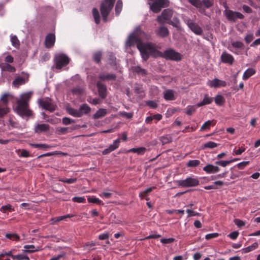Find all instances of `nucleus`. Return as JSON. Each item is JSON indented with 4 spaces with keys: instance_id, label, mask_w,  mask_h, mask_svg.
Returning a JSON list of instances; mask_svg holds the SVG:
<instances>
[{
    "instance_id": "423d86ee",
    "label": "nucleus",
    "mask_w": 260,
    "mask_h": 260,
    "mask_svg": "<svg viewBox=\"0 0 260 260\" xmlns=\"http://www.w3.org/2000/svg\"><path fill=\"white\" fill-rule=\"evenodd\" d=\"M54 64L51 67L53 72H59L65 66V54L59 53L55 54L53 59Z\"/></svg>"
},
{
    "instance_id": "0eeeda50",
    "label": "nucleus",
    "mask_w": 260,
    "mask_h": 260,
    "mask_svg": "<svg viewBox=\"0 0 260 260\" xmlns=\"http://www.w3.org/2000/svg\"><path fill=\"white\" fill-rule=\"evenodd\" d=\"M160 54L159 57L167 60L178 61L182 59V55L172 48L167 49L164 52H160Z\"/></svg>"
},
{
    "instance_id": "c03bdc74",
    "label": "nucleus",
    "mask_w": 260,
    "mask_h": 260,
    "mask_svg": "<svg viewBox=\"0 0 260 260\" xmlns=\"http://www.w3.org/2000/svg\"><path fill=\"white\" fill-rule=\"evenodd\" d=\"M5 236L7 238L14 241H18L20 239V237L15 233H7Z\"/></svg>"
},
{
    "instance_id": "9d476101",
    "label": "nucleus",
    "mask_w": 260,
    "mask_h": 260,
    "mask_svg": "<svg viewBox=\"0 0 260 260\" xmlns=\"http://www.w3.org/2000/svg\"><path fill=\"white\" fill-rule=\"evenodd\" d=\"M177 182L178 185L182 187H195L200 183L198 178L193 177H189L185 179L179 180Z\"/></svg>"
},
{
    "instance_id": "f03ea898",
    "label": "nucleus",
    "mask_w": 260,
    "mask_h": 260,
    "mask_svg": "<svg viewBox=\"0 0 260 260\" xmlns=\"http://www.w3.org/2000/svg\"><path fill=\"white\" fill-rule=\"evenodd\" d=\"M138 49L143 61H147L150 56L156 58L161 54L160 51L157 49L156 44L152 42L139 43Z\"/></svg>"
},
{
    "instance_id": "7c9ffc66",
    "label": "nucleus",
    "mask_w": 260,
    "mask_h": 260,
    "mask_svg": "<svg viewBox=\"0 0 260 260\" xmlns=\"http://www.w3.org/2000/svg\"><path fill=\"white\" fill-rule=\"evenodd\" d=\"M223 185V181L218 180V181H216L214 182L212 185L205 186L204 187V189H207V190L216 189H217L216 185L222 186Z\"/></svg>"
},
{
    "instance_id": "5701e85b",
    "label": "nucleus",
    "mask_w": 260,
    "mask_h": 260,
    "mask_svg": "<svg viewBox=\"0 0 260 260\" xmlns=\"http://www.w3.org/2000/svg\"><path fill=\"white\" fill-rule=\"evenodd\" d=\"M213 101V98L210 97L208 94H204L203 100L197 104L198 107L210 104Z\"/></svg>"
},
{
    "instance_id": "e433bc0d",
    "label": "nucleus",
    "mask_w": 260,
    "mask_h": 260,
    "mask_svg": "<svg viewBox=\"0 0 260 260\" xmlns=\"http://www.w3.org/2000/svg\"><path fill=\"white\" fill-rule=\"evenodd\" d=\"M258 243L256 242L253 243L252 245L247 246L246 248H243L242 249L243 253H248L250 252L252 250H253L257 248Z\"/></svg>"
},
{
    "instance_id": "b1692460",
    "label": "nucleus",
    "mask_w": 260,
    "mask_h": 260,
    "mask_svg": "<svg viewBox=\"0 0 260 260\" xmlns=\"http://www.w3.org/2000/svg\"><path fill=\"white\" fill-rule=\"evenodd\" d=\"M164 98L166 101H172L175 99L174 91L172 89H167L163 92Z\"/></svg>"
},
{
    "instance_id": "4d7b16f0",
    "label": "nucleus",
    "mask_w": 260,
    "mask_h": 260,
    "mask_svg": "<svg viewBox=\"0 0 260 260\" xmlns=\"http://www.w3.org/2000/svg\"><path fill=\"white\" fill-rule=\"evenodd\" d=\"M31 145L35 148L40 149H47L50 148V146L46 144H32Z\"/></svg>"
},
{
    "instance_id": "4be33fe9",
    "label": "nucleus",
    "mask_w": 260,
    "mask_h": 260,
    "mask_svg": "<svg viewBox=\"0 0 260 260\" xmlns=\"http://www.w3.org/2000/svg\"><path fill=\"white\" fill-rule=\"evenodd\" d=\"M203 171L208 174H214L219 172L220 168L217 166L208 164L203 168Z\"/></svg>"
},
{
    "instance_id": "393cba45",
    "label": "nucleus",
    "mask_w": 260,
    "mask_h": 260,
    "mask_svg": "<svg viewBox=\"0 0 260 260\" xmlns=\"http://www.w3.org/2000/svg\"><path fill=\"white\" fill-rule=\"evenodd\" d=\"M0 68L2 71H6L11 73H14L15 72V68L9 63H2L0 64Z\"/></svg>"
},
{
    "instance_id": "2eb2a0df",
    "label": "nucleus",
    "mask_w": 260,
    "mask_h": 260,
    "mask_svg": "<svg viewBox=\"0 0 260 260\" xmlns=\"http://www.w3.org/2000/svg\"><path fill=\"white\" fill-rule=\"evenodd\" d=\"M220 59L222 62L229 65H232L235 61L234 57L225 51L222 53Z\"/></svg>"
},
{
    "instance_id": "ea45409f",
    "label": "nucleus",
    "mask_w": 260,
    "mask_h": 260,
    "mask_svg": "<svg viewBox=\"0 0 260 260\" xmlns=\"http://www.w3.org/2000/svg\"><path fill=\"white\" fill-rule=\"evenodd\" d=\"M122 2L121 0H118L115 6V11L116 15H119L122 9Z\"/></svg>"
},
{
    "instance_id": "680f3d73",
    "label": "nucleus",
    "mask_w": 260,
    "mask_h": 260,
    "mask_svg": "<svg viewBox=\"0 0 260 260\" xmlns=\"http://www.w3.org/2000/svg\"><path fill=\"white\" fill-rule=\"evenodd\" d=\"M202 3L206 8H210L213 4V0H203Z\"/></svg>"
},
{
    "instance_id": "09e8293b",
    "label": "nucleus",
    "mask_w": 260,
    "mask_h": 260,
    "mask_svg": "<svg viewBox=\"0 0 260 260\" xmlns=\"http://www.w3.org/2000/svg\"><path fill=\"white\" fill-rule=\"evenodd\" d=\"M200 164V161L197 159L189 160L186 166L187 167H196L199 166Z\"/></svg>"
},
{
    "instance_id": "a878e982",
    "label": "nucleus",
    "mask_w": 260,
    "mask_h": 260,
    "mask_svg": "<svg viewBox=\"0 0 260 260\" xmlns=\"http://www.w3.org/2000/svg\"><path fill=\"white\" fill-rule=\"evenodd\" d=\"M39 250L40 248L39 247L36 248L34 245H25L24 246V249L22 251L23 253H32Z\"/></svg>"
},
{
    "instance_id": "052dcab7",
    "label": "nucleus",
    "mask_w": 260,
    "mask_h": 260,
    "mask_svg": "<svg viewBox=\"0 0 260 260\" xmlns=\"http://www.w3.org/2000/svg\"><path fill=\"white\" fill-rule=\"evenodd\" d=\"M119 115L120 116H121L122 117H125V118H126L127 119H131L133 116V113H131V112L128 113V112H125V111L120 112Z\"/></svg>"
},
{
    "instance_id": "a211bd4d",
    "label": "nucleus",
    "mask_w": 260,
    "mask_h": 260,
    "mask_svg": "<svg viewBox=\"0 0 260 260\" xmlns=\"http://www.w3.org/2000/svg\"><path fill=\"white\" fill-rule=\"evenodd\" d=\"M96 86L98 90L99 96L102 99H105L107 96V87L101 81H98Z\"/></svg>"
},
{
    "instance_id": "412c9836",
    "label": "nucleus",
    "mask_w": 260,
    "mask_h": 260,
    "mask_svg": "<svg viewBox=\"0 0 260 260\" xmlns=\"http://www.w3.org/2000/svg\"><path fill=\"white\" fill-rule=\"evenodd\" d=\"M49 125L47 124H37L34 127V131L35 133L40 134L47 132L49 129Z\"/></svg>"
},
{
    "instance_id": "bb28decb",
    "label": "nucleus",
    "mask_w": 260,
    "mask_h": 260,
    "mask_svg": "<svg viewBox=\"0 0 260 260\" xmlns=\"http://www.w3.org/2000/svg\"><path fill=\"white\" fill-rule=\"evenodd\" d=\"M79 110L82 116L84 114L89 113L91 111V108L87 104H83L80 105Z\"/></svg>"
},
{
    "instance_id": "864d4df0",
    "label": "nucleus",
    "mask_w": 260,
    "mask_h": 260,
    "mask_svg": "<svg viewBox=\"0 0 260 260\" xmlns=\"http://www.w3.org/2000/svg\"><path fill=\"white\" fill-rule=\"evenodd\" d=\"M87 201L89 203H92L96 204H100L101 203V201L99 198L94 197H89L87 198Z\"/></svg>"
},
{
    "instance_id": "4468645a",
    "label": "nucleus",
    "mask_w": 260,
    "mask_h": 260,
    "mask_svg": "<svg viewBox=\"0 0 260 260\" xmlns=\"http://www.w3.org/2000/svg\"><path fill=\"white\" fill-rule=\"evenodd\" d=\"M99 78L101 81L109 82L115 81L116 79V75L115 74H110L102 72L100 73Z\"/></svg>"
},
{
    "instance_id": "774afa93",
    "label": "nucleus",
    "mask_w": 260,
    "mask_h": 260,
    "mask_svg": "<svg viewBox=\"0 0 260 260\" xmlns=\"http://www.w3.org/2000/svg\"><path fill=\"white\" fill-rule=\"evenodd\" d=\"M239 232L237 231H234L230 233L228 236L232 240H235L237 238Z\"/></svg>"
},
{
    "instance_id": "37998d69",
    "label": "nucleus",
    "mask_w": 260,
    "mask_h": 260,
    "mask_svg": "<svg viewBox=\"0 0 260 260\" xmlns=\"http://www.w3.org/2000/svg\"><path fill=\"white\" fill-rule=\"evenodd\" d=\"M66 110H67V107H66ZM68 111L71 115H72L75 117H81V115L80 114L79 109L77 110V109H74L73 108H69L68 109Z\"/></svg>"
},
{
    "instance_id": "8fccbe9b",
    "label": "nucleus",
    "mask_w": 260,
    "mask_h": 260,
    "mask_svg": "<svg viewBox=\"0 0 260 260\" xmlns=\"http://www.w3.org/2000/svg\"><path fill=\"white\" fill-rule=\"evenodd\" d=\"M72 92L75 94L81 95L83 93L84 89L81 87H76L72 89Z\"/></svg>"
},
{
    "instance_id": "39448f33",
    "label": "nucleus",
    "mask_w": 260,
    "mask_h": 260,
    "mask_svg": "<svg viewBox=\"0 0 260 260\" xmlns=\"http://www.w3.org/2000/svg\"><path fill=\"white\" fill-rule=\"evenodd\" d=\"M12 95L9 93H4L2 94L0 98V117H3L8 113L10 109L8 107V104Z\"/></svg>"
},
{
    "instance_id": "a19ab883",
    "label": "nucleus",
    "mask_w": 260,
    "mask_h": 260,
    "mask_svg": "<svg viewBox=\"0 0 260 260\" xmlns=\"http://www.w3.org/2000/svg\"><path fill=\"white\" fill-rule=\"evenodd\" d=\"M11 42L13 46L18 48L20 45V42L15 35H11Z\"/></svg>"
},
{
    "instance_id": "c756f323",
    "label": "nucleus",
    "mask_w": 260,
    "mask_h": 260,
    "mask_svg": "<svg viewBox=\"0 0 260 260\" xmlns=\"http://www.w3.org/2000/svg\"><path fill=\"white\" fill-rule=\"evenodd\" d=\"M147 149L145 147H140L138 148H133L128 150V152H133L138 154V155H143Z\"/></svg>"
},
{
    "instance_id": "58836bf2",
    "label": "nucleus",
    "mask_w": 260,
    "mask_h": 260,
    "mask_svg": "<svg viewBox=\"0 0 260 260\" xmlns=\"http://www.w3.org/2000/svg\"><path fill=\"white\" fill-rule=\"evenodd\" d=\"M238 159H234L233 160H218V161H216L215 162V164L216 165L220 166L222 167H225L226 166L229 165L230 164H231L233 161H234L236 160H238Z\"/></svg>"
},
{
    "instance_id": "69168bd1",
    "label": "nucleus",
    "mask_w": 260,
    "mask_h": 260,
    "mask_svg": "<svg viewBox=\"0 0 260 260\" xmlns=\"http://www.w3.org/2000/svg\"><path fill=\"white\" fill-rule=\"evenodd\" d=\"M26 253L18 254V260H29V257L25 254Z\"/></svg>"
},
{
    "instance_id": "cd10ccee",
    "label": "nucleus",
    "mask_w": 260,
    "mask_h": 260,
    "mask_svg": "<svg viewBox=\"0 0 260 260\" xmlns=\"http://www.w3.org/2000/svg\"><path fill=\"white\" fill-rule=\"evenodd\" d=\"M107 62L112 67L116 66V58L114 54L111 52H109L107 55Z\"/></svg>"
},
{
    "instance_id": "72a5a7b5",
    "label": "nucleus",
    "mask_w": 260,
    "mask_h": 260,
    "mask_svg": "<svg viewBox=\"0 0 260 260\" xmlns=\"http://www.w3.org/2000/svg\"><path fill=\"white\" fill-rule=\"evenodd\" d=\"M92 13L94 18V22L96 24H98L100 22V15L98 10L96 8H93Z\"/></svg>"
},
{
    "instance_id": "dca6fc26",
    "label": "nucleus",
    "mask_w": 260,
    "mask_h": 260,
    "mask_svg": "<svg viewBox=\"0 0 260 260\" xmlns=\"http://www.w3.org/2000/svg\"><path fill=\"white\" fill-rule=\"evenodd\" d=\"M156 35L159 38H166L169 35L168 28L165 26L161 25L155 30Z\"/></svg>"
},
{
    "instance_id": "0e129e2a",
    "label": "nucleus",
    "mask_w": 260,
    "mask_h": 260,
    "mask_svg": "<svg viewBox=\"0 0 260 260\" xmlns=\"http://www.w3.org/2000/svg\"><path fill=\"white\" fill-rule=\"evenodd\" d=\"M234 221L235 224L239 228L243 226L245 224V222L244 221L239 219H235Z\"/></svg>"
},
{
    "instance_id": "1a4fd4ad",
    "label": "nucleus",
    "mask_w": 260,
    "mask_h": 260,
    "mask_svg": "<svg viewBox=\"0 0 260 260\" xmlns=\"http://www.w3.org/2000/svg\"><path fill=\"white\" fill-rule=\"evenodd\" d=\"M183 20L189 28L196 35L199 36L202 35L203 29L197 23L187 16H184Z\"/></svg>"
},
{
    "instance_id": "e2e57ef3",
    "label": "nucleus",
    "mask_w": 260,
    "mask_h": 260,
    "mask_svg": "<svg viewBox=\"0 0 260 260\" xmlns=\"http://www.w3.org/2000/svg\"><path fill=\"white\" fill-rule=\"evenodd\" d=\"M213 121L208 120L206 121L201 126V131H204L207 128H209L210 126L212 123Z\"/></svg>"
},
{
    "instance_id": "603ef678",
    "label": "nucleus",
    "mask_w": 260,
    "mask_h": 260,
    "mask_svg": "<svg viewBox=\"0 0 260 260\" xmlns=\"http://www.w3.org/2000/svg\"><path fill=\"white\" fill-rule=\"evenodd\" d=\"M72 200L78 203H85L86 202V199L84 197H75L72 199Z\"/></svg>"
},
{
    "instance_id": "338daca9",
    "label": "nucleus",
    "mask_w": 260,
    "mask_h": 260,
    "mask_svg": "<svg viewBox=\"0 0 260 260\" xmlns=\"http://www.w3.org/2000/svg\"><path fill=\"white\" fill-rule=\"evenodd\" d=\"M233 47L236 48H242L243 47V44L240 41H236L232 43Z\"/></svg>"
},
{
    "instance_id": "5fc2aeb1",
    "label": "nucleus",
    "mask_w": 260,
    "mask_h": 260,
    "mask_svg": "<svg viewBox=\"0 0 260 260\" xmlns=\"http://www.w3.org/2000/svg\"><path fill=\"white\" fill-rule=\"evenodd\" d=\"M46 121L52 124H55L60 123L61 122V119L60 118L53 117L46 119Z\"/></svg>"
},
{
    "instance_id": "c9c22d12",
    "label": "nucleus",
    "mask_w": 260,
    "mask_h": 260,
    "mask_svg": "<svg viewBox=\"0 0 260 260\" xmlns=\"http://www.w3.org/2000/svg\"><path fill=\"white\" fill-rule=\"evenodd\" d=\"M198 107L196 105H189L187 106L185 108V112L188 115H191L197 110V108Z\"/></svg>"
},
{
    "instance_id": "f8f14e48",
    "label": "nucleus",
    "mask_w": 260,
    "mask_h": 260,
    "mask_svg": "<svg viewBox=\"0 0 260 260\" xmlns=\"http://www.w3.org/2000/svg\"><path fill=\"white\" fill-rule=\"evenodd\" d=\"M173 14V11L171 9H165L161 13V14L157 17V21L159 23L162 24L166 21L171 19Z\"/></svg>"
},
{
    "instance_id": "473e14b6",
    "label": "nucleus",
    "mask_w": 260,
    "mask_h": 260,
    "mask_svg": "<svg viewBox=\"0 0 260 260\" xmlns=\"http://www.w3.org/2000/svg\"><path fill=\"white\" fill-rule=\"evenodd\" d=\"M96 245V243L93 241L90 242H87L83 246V250L88 251H91L95 249L94 246Z\"/></svg>"
},
{
    "instance_id": "c85d7f7f",
    "label": "nucleus",
    "mask_w": 260,
    "mask_h": 260,
    "mask_svg": "<svg viewBox=\"0 0 260 260\" xmlns=\"http://www.w3.org/2000/svg\"><path fill=\"white\" fill-rule=\"evenodd\" d=\"M107 113V111L105 109L101 108L99 109L93 115L94 119H97L105 116Z\"/></svg>"
},
{
    "instance_id": "f3484780",
    "label": "nucleus",
    "mask_w": 260,
    "mask_h": 260,
    "mask_svg": "<svg viewBox=\"0 0 260 260\" xmlns=\"http://www.w3.org/2000/svg\"><path fill=\"white\" fill-rule=\"evenodd\" d=\"M120 144V140L119 139H117L116 140H114L113 144L110 145L109 147L105 149L102 151V154L103 155H107L110 152L113 151L114 150H116L117 148H118Z\"/></svg>"
},
{
    "instance_id": "7ed1b4c3",
    "label": "nucleus",
    "mask_w": 260,
    "mask_h": 260,
    "mask_svg": "<svg viewBox=\"0 0 260 260\" xmlns=\"http://www.w3.org/2000/svg\"><path fill=\"white\" fill-rule=\"evenodd\" d=\"M151 36L147 34L144 31H142L139 28H137L131 34H130L125 42L126 47L134 46L137 45L138 48V44L139 43H143L142 42V39H146L147 40H150Z\"/></svg>"
},
{
    "instance_id": "ddd939ff",
    "label": "nucleus",
    "mask_w": 260,
    "mask_h": 260,
    "mask_svg": "<svg viewBox=\"0 0 260 260\" xmlns=\"http://www.w3.org/2000/svg\"><path fill=\"white\" fill-rule=\"evenodd\" d=\"M55 42V36L53 33H49L45 37L44 45L47 48H52Z\"/></svg>"
},
{
    "instance_id": "79ce46f5",
    "label": "nucleus",
    "mask_w": 260,
    "mask_h": 260,
    "mask_svg": "<svg viewBox=\"0 0 260 260\" xmlns=\"http://www.w3.org/2000/svg\"><path fill=\"white\" fill-rule=\"evenodd\" d=\"M167 23L175 27H178L180 25L179 19L177 17H174L172 20H170Z\"/></svg>"
},
{
    "instance_id": "13d9d810",
    "label": "nucleus",
    "mask_w": 260,
    "mask_h": 260,
    "mask_svg": "<svg viewBox=\"0 0 260 260\" xmlns=\"http://www.w3.org/2000/svg\"><path fill=\"white\" fill-rule=\"evenodd\" d=\"M228 173V171H224L223 173L217 174L214 176H211V180H215L220 178H223L225 177L226 174Z\"/></svg>"
},
{
    "instance_id": "9b49d317",
    "label": "nucleus",
    "mask_w": 260,
    "mask_h": 260,
    "mask_svg": "<svg viewBox=\"0 0 260 260\" xmlns=\"http://www.w3.org/2000/svg\"><path fill=\"white\" fill-rule=\"evenodd\" d=\"M38 103L43 109L50 112L55 111L56 108V106L51 102V99L48 98L39 99Z\"/></svg>"
},
{
    "instance_id": "3c124183",
    "label": "nucleus",
    "mask_w": 260,
    "mask_h": 260,
    "mask_svg": "<svg viewBox=\"0 0 260 260\" xmlns=\"http://www.w3.org/2000/svg\"><path fill=\"white\" fill-rule=\"evenodd\" d=\"M134 92L136 94H139L143 91V86L141 84L136 83L134 86Z\"/></svg>"
},
{
    "instance_id": "6e6552de",
    "label": "nucleus",
    "mask_w": 260,
    "mask_h": 260,
    "mask_svg": "<svg viewBox=\"0 0 260 260\" xmlns=\"http://www.w3.org/2000/svg\"><path fill=\"white\" fill-rule=\"evenodd\" d=\"M224 8L225 10L223 13L228 21L236 22L238 19H243L244 18V16L242 13L229 9L227 6H225Z\"/></svg>"
},
{
    "instance_id": "a18cd8bd",
    "label": "nucleus",
    "mask_w": 260,
    "mask_h": 260,
    "mask_svg": "<svg viewBox=\"0 0 260 260\" xmlns=\"http://www.w3.org/2000/svg\"><path fill=\"white\" fill-rule=\"evenodd\" d=\"M218 144L212 141H209L205 143L203 146V148H210L212 149L216 147Z\"/></svg>"
},
{
    "instance_id": "2f4dec72",
    "label": "nucleus",
    "mask_w": 260,
    "mask_h": 260,
    "mask_svg": "<svg viewBox=\"0 0 260 260\" xmlns=\"http://www.w3.org/2000/svg\"><path fill=\"white\" fill-rule=\"evenodd\" d=\"M255 73V71L252 68L247 69L243 75V79L247 80Z\"/></svg>"
},
{
    "instance_id": "f704fd0d",
    "label": "nucleus",
    "mask_w": 260,
    "mask_h": 260,
    "mask_svg": "<svg viewBox=\"0 0 260 260\" xmlns=\"http://www.w3.org/2000/svg\"><path fill=\"white\" fill-rule=\"evenodd\" d=\"M214 101L217 105L222 106L225 102V99L222 95L218 94L214 98Z\"/></svg>"
},
{
    "instance_id": "4c0bfd02",
    "label": "nucleus",
    "mask_w": 260,
    "mask_h": 260,
    "mask_svg": "<svg viewBox=\"0 0 260 260\" xmlns=\"http://www.w3.org/2000/svg\"><path fill=\"white\" fill-rule=\"evenodd\" d=\"M25 83V80L23 77H18L13 81V85L17 87L24 84Z\"/></svg>"
},
{
    "instance_id": "6ab92c4d",
    "label": "nucleus",
    "mask_w": 260,
    "mask_h": 260,
    "mask_svg": "<svg viewBox=\"0 0 260 260\" xmlns=\"http://www.w3.org/2000/svg\"><path fill=\"white\" fill-rule=\"evenodd\" d=\"M208 85L211 87L218 88L219 87H225L226 83L224 81L215 78L211 81H209Z\"/></svg>"
},
{
    "instance_id": "f257e3e1",
    "label": "nucleus",
    "mask_w": 260,
    "mask_h": 260,
    "mask_svg": "<svg viewBox=\"0 0 260 260\" xmlns=\"http://www.w3.org/2000/svg\"><path fill=\"white\" fill-rule=\"evenodd\" d=\"M32 92H27L21 95L20 99L17 101L15 110L21 117H29L32 115V111L29 108V102Z\"/></svg>"
},
{
    "instance_id": "20e7f679",
    "label": "nucleus",
    "mask_w": 260,
    "mask_h": 260,
    "mask_svg": "<svg viewBox=\"0 0 260 260\" xmlns=\"http://www.w3.org/2000/svg\"><path fill=\"white\" fill-rule=\"evenodd\" d=\"M115 0H104L101 3L100 11L103 20L104 22L108 21V16L113 8Z\"/></svg>"
},
{
    "instance_id": "bf43d9fd",
    "label": "nucleus",
    "mask_w": 260,
    "mask_h": 260,
    "mask_svg": "<svg viewBox=\"0 0 260 260\" xmlns=\"http://www.w3.org/2000/svg\"><path fill=\"white\" fill-rule=\"evenodd\" d=\"M160 141L162 145L169 143L171 141V137L170 136H162L160 138Z\"/></svg>"
},
{
    "instance_id": "aec40b11",
    "label": "nucleus",
    "mask_w": 260,
    "mask_h": 260,
    "mask_svg": "<svg viewBox=\"0 0 260 260\" xmlns=\"http://www.w3.org/2000/svg\"><path fill=\"white\" fill-rule=\"evenodd\" d=\"M132 72L141 76H145L148 74V71L144 68H142L140 66H135L131 67Z\"/></svg>"
},
{
    "instance_id": "49530a36",
    "label": "nucleus",
    "mask_w": 260,
    "mask_h": 260,
    "mask_svg": "<svg viewBox=\"0 0 260 260\" xmlns=\"http://www.w3.org/2000/svg\"><path fill=\"white\" fill-rule=\"evenodd\" d=\"M101 58H102V52L101 51L96 52L93 55V60L97 63H100L101 62Z\"/></svg>"
},
{
    "instance_id": "6e6d98bb",
    "label": "nucleus",
    "mask_w": 260,
    "mask_h": 260,
    "mask_svg": "<svg viewBox=\"0 0 260 260\" xmlns=\"http://www.w3.org/2000/svg\"><path fill=\"white\" fill-rule=\"evenodd\" d=\"M188 2L197 8H201L202 6V2L200 0H188Z\"/></svg>"
},
{
    "instance_id": "de8ad7c7",
    "label": "nucleus",
    "mask_w": 260,
    "mask_h": 260,
    "mask_svg": "<svg viewBox=\"0 0 260 260\" xmlns=\"http://www.w3.org/2000/svg\"><path fill=\"white\" fill-rule=\"evenodd\" d=\"M14 209L12 205L8 204L6 205L3 206L0 208V211L3 213H6L7 211H14Z\"/></svg>"
}]
</instances>
